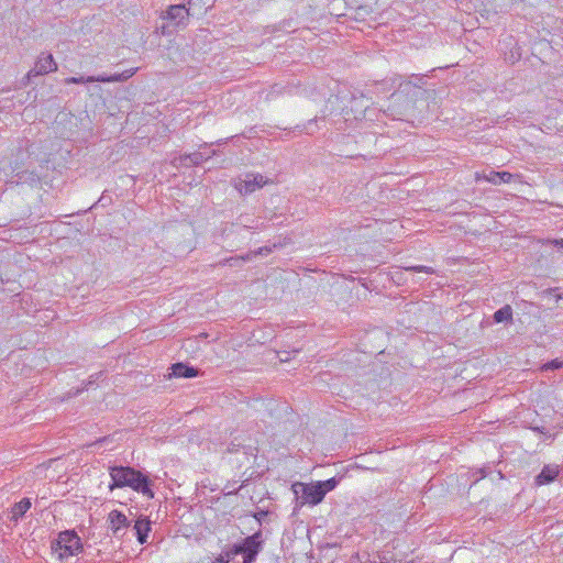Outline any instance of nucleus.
I'll return each mask as SVG.
<instances>
[{
	"label": "nucleus",
	"instance_id": "nucleus-1",
	"mask_svg": "<svg viewBox=\"0 0 563 563\" xmlns=\"http://www.w3.org/2000/svg\"><path fill=\"white\" fill-rule=\"evenodd\" d=\"M110 476L112 483L109 485V488L111 490L117 487H130L148 499L154 498L153 483L142 472L130 466H112L110 467Z\"/></svg>",
	"mask_w": 563,
	"mask_h": 563
},
{
	"label": "nucleus",
	"instance_id": "nucleus-2",
	"mask_svg": "<svg viewBox=\"0 0 563 563\" xmlns=\"http://www.w3.org/2000/svg\"><path fill=\"white\" fill-rule=\"evenodd\" d=\"M262 531L245 538L242 543L234 544L225 554V563H252L262 549Z\"/></svg>",
	"mask_w": 563,
	"mask_h": 563
},
{
	"label": "nucleus",
	"instance_id": "nucleus-3",
	"mask_svg": "<svg viewBox=\"0 0 563 563\" xmlns=\"http://www.w3.org/2000/svg\"><path fill=\"white\" fill-rule=\"evenodd\" d=\"M376 109H371L368 100L364 96L352 97L350 104L342 110L344 122L352 124L353 122L373 121L372 114Z\"/></svg>",
	"mask_w": 563,
	"mask_h": 563
},
{
	"label": "nucleus",
	"instance_id": "nucleus-4",
	"mask_svg": "<svg viewBox=\"0 0 563 563\" xmlns=\"http://www.w3.org/2000/svg\"><path fill=\"white\" fill-rule=\"evenodd\" d=\"M81 549L80 538L70 531H64L58 534V539L52 545L53 553L60 561L77 554Z\"/></svg>",
	"mask_w": 563,
	"mask_h": 563
},
{
	"label": "nucleus",
	"instance_id": "nucleus-5",
	"mask_svg": "<svg viewBox=\"0 0 563 563\" xmlns=\"http://www.w3.org/2000/svg\"><path fill=\"white\" fill-rule=\"evenodd\" d=\"M292 492L298 497L301 498L300 504H310V505H318L320 504L323 498V492L321 490V486L318 482L311 483V484H305L297 482L292 484Z\"/></svg>",
	"mask_w": 563,
	"mask_h": 563
},
{
	"label": "nucleus",
	"instance_id": "nucleus-6",
	"mask_svg": "<svg viewBox=\"0 0 563 563\" xmlns=\"http://www.w3.org/2000/svg\"><path fill=\"white\" fill-rule=\"evenodd\" d=\"M266 184H268V179L263 175L249 173L235 183V188L242 195H250Z\"/></svg>",
	"mask_w": 563,
	"mask_h": 563
},
{
	"label": "nucleus",
	"instance_id": "nucleus-7",
	"mask_svg": "<svg viewBox=\"0 0 563 563\" xmlns=\"http://www.w3.org/2000/svg\"><path fill=\"white\" fill-rule=\"evenodd\" d=\"M109 529L114 538H122L130 528L126 516L119 510H112L108 516Z\"/></svg>",
	"mask_w": 563,
	"mask_h": 563
},
{
	"label": "nucleus",
	"instance_id": "nucleus-8",
	"mask_svg": "<svg viewBox=\"0 0 563 563\" xmlns=\"http://www.w3.org/2000/svg\"><path fill=\"white\" fill-rule=\"evenodd\" d=\"M519 175H514L509 172H494L490 170L488 174L486 173H475V180L479 181L482 179H485L488 183H492L494 185H500L501 183L508 184L511 183L515 178H519Z\"/></svg>",
	"mask_w": 563,
	"mask_h": 563
},
{
	"label": "nucleus",
	"instance_id": "nucleus-9",
	"mask_svg": "<svg viewBox=\"0 0 563 563\" xmlns=\"http://www.w3.org/2000/svg\"><path fill=\"white\" fill-rule=\"evenodd\" d=\"M136 73V68L126 69L120 74H114L111 76L99 75V76H88V82H120L125 81L131 78Z\"/></svg>",
	"mask_w": 563,
	"mask_h": 563
},
{
	"label": "nucleus",
	"instance_id": "nucleus-10",
	"mask_svg": "<svg viewBox=\"0 0 563 563\" xmlns=\"http://www.w3.org/2000/svg\"><path fill=\"white\" fill-rule=\"evenodd\" d=\"M131 531L133 536L136 537L139 543L144 544L147 541V536L151 531L150 520L146 518L137 519Z\"/></svg>",
	"mask_w": 563,
	"mask_h": 563
},
{
	"label": "nucleus",
	"instance_id": "nucleus-11",
	"mask_svg": "<svg viewBox=\"0 0 563 563\" xmlns=\"http://www.w3.org/2000/svg\"><path fill=\"white\" fill-rule=\"evenodd\" d=\"M57 65L52 55L41 56L34 67V75H43L51 71H55Z\"/></svg>",
	"mask_w": 563,
	"mask_h": 563
},
{
	"label": "nucleus",
	"instance_id": "nucleus-12",
	"mask_svg": "<svg viewBox=\"0 0 563 563\" xmlns=\"http://www.w3.org/2000/svg\"><path fill=\"white\" fill-rule=\"evenodd\" d=\"M189 15V10L185 7V4H174L169 5L166 11V14L163 15L164 19H169L172 21H183Z\"/></svg>",
	"mask_w": 563,
	"mask_h": 563
},
{
	"label": "nucleus",
	"instance_id": "nucleus-13",
	"mask_svg": "<svg viewBox=\"0 0 563 563\" xmlns=\"http://www.w3.org/2000/svg\"><path fill=\"white\" fill-rule=\"evenodd\" d=\"M170 376L190 378L198 375V369L184 363H176L172 367Z\"/></svg>",
	"mask_w": 563,
	"mask_h": 563
},
{
	"label": "nucleus",
	"instance_id": "nucleus-14",
	"mask_svg": "<svg viewBox=\"0 0 563 563\" xmlns=\"http://www.w3.org/2000/svg\"><path fill=\"white\" fill-rule=\"evenodd\" d=\"M559 474L556 466L547 465L542 468L541 473L537 476L536 482L538 485H544L553 482Z\"/></svg>",
	"mask_w": 563,
	"mask_h": 563
},
{
	"label": "nucleus",
	"instance_id": "nucleus-15",
	"mask_svg": "<svg viewBox=\"0 0 563 563\" xmlns=\"http://www.w3.org/2000/svg\"><path fill=\"white\" fill-rule=\"evenodd\" d=\"M411 90L413 91V95H417L421 89L420 87L412 85L410 81L399 82L398 90L391 95V98L395 101H399L405 92L409 93Z\"/></svg>",
	"mask_w": 563,
	"mask_h": 563
},
{
	"label": "nucleus",
	"instance_id": "nucleus-16",
	"mask_svg": "<svg viewBox=\"0 0 563 563\" xmlns=\"http://www.w3.org/2000/svg\"><path fill=\"white\" fill-rule=\"evenodd\" d=\"M410 107L411 106L409 102H406V104L404 106H391L387 109L385 113L391 119L404 120L405 117L408 114V110Z\"/></svg>",
	"mask_w": 563,
	"mask_h": 563
},
{
	"label": "nucleus",
	"instance_id": "nucleus-17",
	"mask_svg": "<svg viewBox=\"0 0 563 563\" xmlns=\"http://www.w3.org/2000/svg\"><path fill=\"white\" fill-rule=\"evenodd\" d=\"M30 507L31 500L29 498H23L13 506L11 519L18 521L30 509Z\"/></svg>",
	"mask_w": 563,
	"mask_h": 563
},
{
	"label": "nucleus",
	"instance_id": "nucleus-18",
	"mask_svg": "<svg viewBox=\"0 0 563 563\" xmlns=\"http://www.w3.org/2000/svg\"><path fill=\"white\" fill-rule=\"evenodd\" d=\"M493 318L496 323L512 322V308L509 305H506L503 308L498 309L494 313Z\"/></svg>",
	"mask_w": 563,
	"mask_h": 563
},
{
	"label": "nucleus",
	"instance_id": "nucleus-19",
	"mask_svg": "<svg viewBox=\"0 0 563 563\" xmlns=\"http://www.w3.org/2000/svg\"><path fill=\"white\" fill-rule=\"evenodd\" d=\"M272 250L267 246L265 247H260L257 251L255 252H251L249 254H246L245 256H242V257H230V258H227L225 260V263L232 265V262H238L240 260L242 261H251L254 256L256 255H260V254H267L269 253Z\"/></svg>",
	"mask_w": 563,
	"mask_h": 563
},
{
	"label": "nucleus",
	"instance_id": "nucleus-20",
	"mask_svg": "<svg viewBox=\"0 0 563 563\" xmlns=\"http://www.w3.org/2000/svg\"><path fill=\"white\" fill-rule=\"evenodd\" d=\"M238 225H242L243 228H247V229H258V225L257 224H249L246 222H243L242 221V218L239 219V222L236 223H228L223 231H222V234L223 235H228L229 233H232L234 232V228L238 227Z\"/></svg>",
	"mask_w": 563,
	"mask_h": 563
},
{
	"label": "nucleus",
	"instance_id": "nucleus-21",
	"mask_svg": "<svg viewBox=\"0 0 563 563\" xmlns=\"http://www.w3.org/2000/svg\"><path fill=\"white\" fill-rule=\"evenodd\" d=\"M318 483L321 486V490L323 492V495L325 496V494L328 492H331V490H333L336 487L339 482H338L336 478L332 477L330 479H327V481H323V482H318Z\"/></svg>",
	"mask_w": 563,
	"mask_h": 563
},
{
	"label": "nucleus",
	"instance_id": "nucleus-22",
	"mask_svg": "<svg viewBox=\"0 0 563 563\" xmlns=\"http://www.w3.org/2000/svg\"><path fill=\"white\" fill-rule=\"evenodd\" d=\"M406 272H413V273H426V274H434L435 271L431 266H423V265H417V266H407L404 267Z\"/></svg>",
	"mask_w": 563,
	"mask_h": 563
},
{
	"label": "nucleus",
	"instance_id": "nucleus-23",
	"mask_svg": "<svg viewBox=\"0 0 563 563\" xmlns=\"http://www.w3.org/2000/svg\"><path fill=\"white\" fill-rule=\"evenodd\" d=\"M561 367H563V361L555 358V360H552V361L543 364L541 366V371H550V369L553 371V369H559Z\"/></svg>",
	"mask_w": 563,
	"mask_h": 563
},
{
	"label": "nucleus",
	"instance_id": "nucleus-24",
	"mask_svg": "<svg viewBox=\"0 0 563 563\" xmlns=\"http://www.w3.org/2000/svg\"><path fill=\"white\" fill-rule=\"evenodd\" d=\"M186 159H189L190 163L198 165L200 164L205 158L201 153H192L186 157Z\"/></svg>",
	"mask_w": 563,
	"mask_h": 563
},
{
	"label": "nucleus",
	"instance_id": "nucleus-25",
	"mask_svg": "<svg viewBox=\"0 0 563 563\" xmlns=\"http://www.w3.org/2000/svg\"><path fill=\"white\" fill-rule=\"evenodd\" d=\"M88 82L87 77H68L65 79V84H84Z\"/></svg>",
	"mask_w": 563,
	"mask_h": 563
},
{
	"label": "nucleus",
	"instance_id": "nucleus-26",
	"mask_svg": "<svg viewBox=\"0 0 563 563\" xmlns=\"http://www.w3.org/2000/svg\"><path fill=\"white\" fill-rule=\"evenodd\" d=\"M267 516V511H260L254 515L255 519L261 523L262 519Z\"/></svg>",
	"mask_w": 563,
	"mask_h": 563
},
{
	"label": "nucleus",
	"instance_id": "nucleus-27",
	"mask_svg": "<svg viewBox=\"0 0 563 563\" xmlns=\"http://www.w3.org/2000/svg\"><path fill=\"white\" fill-rule=\"evenodd\" d=\"M550 244H553L555 246H559L560 249H563V239L561 240H552V241H549Z\"/></svg>",
	"mask_w": 563,
	"mask_h": 563
},
{
	"label": "nucleus",
	"instance_id": "nucleus-28",
	"mask_svg": "<svg viewBox=\"0 0 563 563\" xmlns=\"http://www.w3.org/2000/svg\"><path fill=\"white\" fill-rule=\"evenodd\" d=\"M481 473H482V477H485V476H486V473H485V470H484V468H482V470H481Z\"/></svg>",
	"mask_w": 563,
	"mask_h": 563
}]
</instances>
